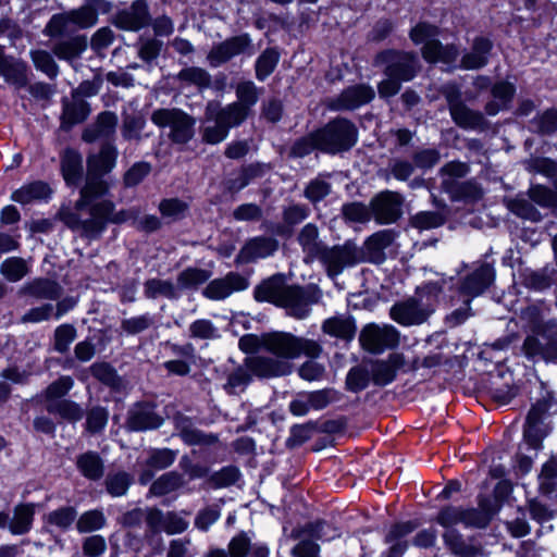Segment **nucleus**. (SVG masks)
<instances>
[{
    "instance_id": "1",
    "label": "nucleus",
    "mask_w": 557,
    "mask_h": 557,
    "mask_svg": "<svg viewBox=\"0 0 557 557\" xmlns=\"http://www.w3.org/2000/svg\"><path fill=\"white\" fill-rule=\"evenodd\" d=\"M176 436L191 448L190 454H184L178 467L182 474L176 472V490L184 485V476L188 481L205 479V484L211 490L230 487L240 479L237 466L228 465L211 473V466L218 461L213 446L220 443L219 434L206 433L197 429L189 417L176 410Z\"/></svg>"
},
{
    "instance_id": "2",
    "label": "nucleus",
    "mask_w": 557,
    "mask_h": 557,
    "mask_svg": "<svg viewBox=\"0 0 557 557\" xmlns=\"http://www.w3.org/2000/svg\"><path fill=\"white\" fill-rule=\"evenodd\" d=\"M418 518L395 520L384 528L382 542L385 548L379 557H404L410 547L435 549L433 557H438L437 530L433 527L420 529Z\"/></svg>"
},
{
    "instance_id": "3",
    "label": "nucleus",
    "mask_w": 557,
    "mask_h": 557,
    "mask_svg": "<svg viewBox=\"0 0 557 557\" xmlns=\"http://www.w3.org/2000/svg\"><path fill=\"white\" fill-rule=\"evenodd\" d=\"M140 209L133 207L115 212V205L111 200H100L90 207L89 216L82 218L67 207L60 209L59 219L72 231L89 239L98 238L106 230L108 223L120 224L129 220L136 222Z\"/></svg>"
},
{
    "instance_id": "4",
    "label": "nucleus",
    "mask_w": 557,
    "mask_h": 557,
    "mask_svg": "<svg viewBox=\"0 0 557 557\" xmlns=\"http://www.w3.org/2000/svg\"><path fill=\"white\" fill-rule=\"evenodd\" d=\"M293 371L292 363L273 359L268 356H247L243 363L237 364L232 372L227 374L226 383L223 388L228 395L237 394L252 383L253 377L259 380L281 377L289 375Z\"/></svg>"
},
{
    "instance_id": "5",
    "label": "nucleus",
    "mask_w": 557,
    "mask_h": 557,
    "mask_svg": "<svg viewBox=\"0 0 557 557\" xmlns=\"http://www.w3.org/2000/svg\"><path fill=\"white\" fill-rule=\"evenodd\" d=\"M557 413V395L547 383L541 381L539 396L525 416L523 424V441L529 448L539 450L543 448V441L548 435V430L542 428L545 419Z\"/></svg>"
},
{
    "instance_id": "6",
    "label": "nucleus",
    "mask_w": 557,
    "mask_h": 557,
    "mask_svg": "<svg viewBox=\"0 0 557 557\" xmlns=\"http://www.w3.org/2000/svg\"><path fill=\"white\" fill-rule=\"evenodd\" d=\"M321 143V153L342 156L349 152L358 143L359 129L355 122L346 116L336 115L323 125L315 127Z\"/></svg>"
},
{
    "instance_id": "7",
    "label": "nucleus",
    "mask_w": 557,
    "mask_h": 557,
    "mask_svg": "<svg viewBox=\"0 0 557 557\" xmlns=\"http://www.w3.org/2000/svg\"><path fill=\"white\" fill-rule=\"evenodd\" d=\"M265 351L276 357V360H294L300 356L308 358H318L322 352L321 345L310 338L296 336L293 333L284 331L267 332Z\"/></svg>"
},
{
    "instance_id": "8",
    "label": "nucleus",
    "mask_w": 557,
    "mask_h": 557,
    "mask_svg": "<svg viewBox=\"0 0 557 557\" xmlns=\"http://www.w3.org/2000/svg\"><path fill=\"white\" fill-rule=\"evenodd\" d=\"M520 350L532 363H557V321L544 320L533 334L524 337Z\"/></svg>"
},
{
    "instance_id": "9",
    "label": "nucleus",
    "mask_w": 557,
    "mask_h": 557,
    "mask_svg": "<svg viewBox=\"0 0 557 557\" xmlns=\"http://www.w3.org/2000/svg\"><path fill=\"white\" fill-rule=\"evenodd\" d=\"M104 5V0H86L85 3L75 10L54 14L45 27L44 33L50 37L61 36L77 28L94 26L98 20V9Z\"/></svg>"
},
{
    "instance_id": "10",
    "label": "nucleus",
    "mask_w": 557,
    "mask_h": 557,
    "mask_svg": "<svg viewBox=\"0 0 557 557\" xmlns=\"http://www.w3.org/2000/svg\"><path fill=\"white\" fill-rule=\"evenodd\" d=\"M375 64L383 66V74L400 83L411 82L419 73L421 64L412 51L384 49L376 53Z\"/></svg>"
},
{
    "instance_id": "11",
    "label": "nucleus",
    "mask_w": 557,
    "mask_h": 557,
    "mask_svg": "<svg viewBox=\"0 0 557 557\" xmlns=\"http://www.w3.org/2000/svg\"><path fill=\"white\" fill-rule=\"evenodd\" d=\"M445 98L453 122L462 129H485L487 120L481 111L469 108L463 99L462 92L456 83H448L441 88Z\"/></svg>"
},
{
    "instance_id": "12",
    "label": "nucleus",
    "mask_w": 557,
    "mask_h": 557,
    "mask_svg": "<svg viewBox=\"0 0 557 557\" xmlns=\"http://www.w3.org/2000/svg\"><path fill=\"white\" fill-rule=\"evenodd\" d=\"M325 268L329 277L338 276L346 267H351L360 261L359 251L356 245L347 240L343 245L329 247L324 244L314 256Z\"/></svg>"
},
{
    "instance_id": "13",
    "label": "nucleus",
    "mask_w": 557,
    "mask_h": 557,
    "mask_svg": "<svg viewBox=\"0 0 557 557\" xmlns=\"http://www.w3.org/2000/svg\"><path fill=\"white\" fill-rule=\"evenodd\" d=\"M375 98L374 88L367 83L345 87L337 96L327 98L325 108L331 112L355 111L371 103Z\"/></svg>"
},
{
    "instance_id": "14",
    "label": "nucleus",
    "mask_w": 557,
    "mask_h": 557,
    "mask_svg": "<svg viewBox=\"0 0 557 557\" xmlns=\"http://www.w3.org/2000/svg\"><path fill=\"white\" fill-rule=\"evenodd\" d=\"M496 270L492 263L483 262L472 272L458 280L456 290L459 295L468 297L469 301L481 296L495 282Z\"/></svg>"
},
{
    "instance_id": "15",
    "label": "nucleus",
    "mask_w": 557,
    "mask_h": 557,
    "mask_svg": "<svg viewBox=\"0 0 557 557\" xmlns=\"http://www.w3.org/2000/svg\"><path fill=\"white\" fill-rule=\"evenodd\" d=\"M403 197L397 191L384 190L370 200L372 219L380 225L396 223L403 214Z\"/></svg>"
},
{
    "instance_id": "16",
    "label": "nucleus",
    "mask_w": 557,
    "mask_h": 557,
    "mask_svg": "<svg viewBox=\"0 0 557 557\" xmlns=\"http://www.w3.org/2000/svg\"><path fill=\"white\" fill-rule=\"evenodd\" d=\"M432 315V310L423 308L419 298L413 296L395 302L389 309V317L401 326H413L425 323Z\"/></svg>"
},
{
    "instance_id": "17",
    "label": "nucleus",
    "mask_w": 557,
    "mask_h": 557,
    "mask_svg": "<svg viewBox=\"0 0 557 557\" xmlns=\"http://www.w3.org/2000/svg\"><path fill=\"white\" fill-rule=\"evenodd\" d=\"M251 46L252 41L248 33L228 37L211 48L208 61L214 67L223 65L234 57L245 53Z\"/></svg>"
},
{
    "instance_id": "18",
    "label": "nucleus",
    "mask_w": 557,
    "mask_h": 557,
    "mask_svg": "<svg viewBox=\"0 0 557 557\" xmlns=\"http://www.w3.org/2000/svg\"><path fill=\"white\" fill-rule=\"evenodd\" d=\"M280 248V242L272 236L259 235L248 238L235 257V263L247 264L258 259L273 256Z\"/></svg>"
},
{
    "instance_id": "19",
    "label": "nucleus",
    "mask_w": 557,
    "mask_h": 557,
    "mask_svg": "<svg viewBox=\"0 0 557 557\" xmlns=\"http://www.w3.org/2000/svg\"><path fill=\"white\" fill-rule=\"evenodd\" d=\"M289 286L286 284V276L283 273H274L255 286L253 299L257 302H269L287 308L286 292Z\"/></svg>"
},
{
    "instance_id": "20",
    "label": "nucleus",
    "mask_w": 557,
    "mask_h": 557,
    "mask_svg": "<svg viewBox=\"0 0 557 557\" xmlns=\"http://www.w3.org/2000/svg\"><path fill=\"white\" fill-rule=\"evenodd\" d=\"M359 343L363 350L379 355L397 346L398 334L393 327L382 330L375 324H368L360 332Z\"/></svg>"
},
{
    "instance_id": "21",
    "label": "nucleus",
    "mask_w": 557,
    "mask_h": 557,
    "mask_svg": "<svg viewBox=\"0 0 557 557\" xmlns=\"http://www.w3.org/2000/svg\"><path fill=\"white\" fill-rule=\"evenodd\" d=\"M109 190L110 186L108 182L102 178V175L87 172L85 185L79 191V199L75 202L74 210L69 209L82 218H87L89 216L90 207L97 202L95 200L108 195Z\"/></svg>"
},
{
    "instance_id": "22",
    "label": "nucleus",
    "mask_w": 557,
    "mask_h": 557,
    "mask_svg": "<svg viewBox=\"0 0 557 557\" xmlns=\"http://www.w3.org/2000/svg\"><path fill=\"white\" fill-rule=\"evenodd\" d=\"M322 297L321 289L317 285H290L286 292L287 308H290L293 315L304 319L308 315L309 305H314Z\"/></svg>"
},
{
    "instance_id": "23",
    "label": "nucleus",
    "mask_w": 557,
    "mask_h": 557,
    "mask_svg": "<svg viewBox=\"0 0 557 557\" xmlns=\"http://www.w3.org/2000/svg\"><path fill=\"white\" fill-rule=\"evenodd\" d=\"M310 215V209L306 205H290L282 211V222H271L267 231L274 236L289 239L295 233L296 225L304 222Z\"/></svg>"
},
{
    "instance_id": "24",
    "label": "nucleus",
    "mask_w": 557,
    "mask_h": 557,
    "mask_svg": "<svg viewBox=\"0 0 557 557\" xmlns=\"http://www.w3.org/2000/svg\"><path fill=\"white\" fill-rule=\"evenodd\" d=\"M556 271L548 265L539 269L530 267L519 268L518 277L520 286L533 293H546L555 284Z\"/></svg>"
},
{
    "instance_id": "25",
    "label": "nucleus",
    "mask_w": 557,
    "mask_h": 557,
    "mask_svg": "<svg viewBox=\"0 0 557 557\" xmlns=\"http://www.w3.org/2000/svg\"><path fill=\"white\" fill-rule=\"evenodd\" d=\"M405 356L401 352H392L386 360L375 359L371 362V381L374 385L383 387L393 383L398 371L405 366Z\"/></svg>"
},
{
    "instance_id": "26",
    "label": "nucleus",
    "mask_w": 557,
    "mask_h": 557,
    "mask_svg": "<svg viewBox=\"0 0 557 557\" xmlns=\"http://www.w3.org/2000/svg\"><path fill=\"white\" fill-rule=\"evenodd\" d=\"M517 87L513 83L507 79L496 81L491 88L490 100L484 106V113L488 116H495L500 111L509 110L515 99Z\"/></svg>"
},
{
    "instance_id": "27",
    "label": "nucleus",
    "mask_w": 557,
    "mask_h": 557,
    "mask_svg": "<svg viewBox=\"0 0 557 557\" xmlns=\"http://www.w3.org/2000/svg\"><path fill=\"white\" fill-rule=\"evenodd\" d=\"M453 290L455 287V277H442L438 281H425L414 289V298H419V302L423 308L431 309L432 314L436 311L440 296L445 288Z\"/></svg>"
},
{
    "instance_id": "28",
    "label": "nucleus",
    "mask_w": 557,
    "mask_h": 557,
    "mask_svg": "<svg viewBox=\"0 0 557 557\" xmlns=\"http://www.w3.org/2000/svg\"><path fill=\"white\" fill-rule=\"evenodd\" d=\"M442 189L451 201L476 202L483 197V189L474 180H443Z\"/></svg>"
},
{
    "instance_id": "29",
    "label": "nucleus",
    "mask_w": 557,
    "mask_h": 557,
    "mask_svg": "<svg viewBox=\"0 0 557 557\" xmlns=\"http://www.w3.org/2000/svg\"><path fill=\"white\" fill-rule=\"evenodd\" d=\"M127 428L132 431H147L161 426L163 418L149 404L135 405L127 414Z\"/></svg>"
},
{
    "instance_id": "30",
    "label": "nucleus",
    "mask_w": 557,
    "mask_h": 557,
    "mask_svg": "<svg viewBox=\"0 0 557 557\" xmlns=\"http://www.w3.org/2000/svg\"><path fill=\"white\" fill-rule=\"evenodd\" d=\"M493 47V41L488 37L476 36L471 50L461 57L459 67L468 71L483 69L488 64Z\"/></svg>"
},
{
    "instance_id": "31",
    "label": "nucleus",
    "mask_w": 557,
    "mask_h": 557,
    "mask_svg": "<svg viewBox=\"0 0 557 557\" xmlns=\"http://www.w3.org/2000/svg\"><path fill=\"white\" fill-rule=\"evenodd\" d=\"M149 23L147 4L136 0L133 4L115 15V25L125 30H139Z\"/></svg>"
},
{
    "instance_id": "32",
    "label": "nucleus",
    "mask_w": 557,
    "mask_h": 557,
    "mask_svg": "<svg viewBox=\"0 0 557 557\" xmlns=\"http://www.w3.org/2000/svg\"><path fill=\"white\" fill-rule=\"evenodd\" d=\"M421 55L426 63L454 65L459 57V47L451 42L444 45L440 39L432 40L421 48Z\"/></svg>"
},
{
    "instance_id": "33",
    "label": "nucleus",
    "mask_w": 557,
    "mask_h": 557,
    "mask_svg": "<svg viewBox=\"0 0 557 557\" xmlns=\"http://www.w3.org/2000/svg\"><path fill=\"white\" fill-rule=\"evenodd\" d=\"M117 154L113 144H103L98 153L87 158V172L102 176L109 174L116 165Z\"/></svg>"
},
{
    "instance_id": "34",
    "label": "nucleus",
    "mask_w": 557,
    "mask_h": 557,
    "mask_svg": "<svg viewBox=\"0 0 557 557\" xmlns=\"http://www.w3.org/2000/svg\"><path fill=\"white\" fill-rule=\"evenodd\" d=\"M446 549L455 557H478L482 552L480 544L467 543L459 530H449L442 533Z\"/></svg>"
},
{
    "instance_id": "35",
    "label": "nucleus",
    "mask_w": 557,
    "mask_h": 557,
    "mask_svg": "<svg viewBox=\"0 0 557 557\" xmlns=\"http://www.w3.org/2000/svg\"><path fill=\"white\" fill-rule=\"evenodd\" d=\"M117 116L113 112H102L98 115L97 121L86 127L82 138L86 143H94L101 138H109L115 133Z\"/></svg>"
},
{
    "instance_id": "36",
    "label": "nucleus",
    "mask_w": 557,
    "mask_h": 557,
    "mask_svg": "<svg viewBox=\"0 0 557 557\" xmlns=\"http://www.w3.org/2000/svg\"><path fill=\"white\" fill-rule=\"evenodd\" d=\"M18 294L36 299L55 300L62 295V287L55 281L40 277L24 284Z\"/></svg>"
},
{
    "instance_id": "37",
    "label": "nucleus",
    "mask_w": 557,
    "mask_h": 557,
    "mask_svg": "<svg viewBox=\"0 0 557 557\" xmlns=\"http://www.w3.org/2000/svg\"><path fill=\"white\" fill-rule=\"evenodd\" d=\"M61 172L66 185H78L84 173L82 154L74 149L64 150L61 154Z\"/></svg>"
},
{
    "instance_id": "38",
    "label": "nucleus",
    "mask_w": 557,
    "mask_h": 557,
    "mask_svg": "<svg viewBox=\"0 0 557 557\" xmlns=\"http://www.w3.org/2000/svg\"><path fill=\"white\" fill-rule=\"evenodd\" d=\"M318 238L319 228L314 223H307L298 234L297 240L305 253L304 262L306 264L314 262V256L324 245V243L318 240Z\"/></svg>"
},
{
    "instance_id": "39",
    "label": "nucleus",
    "mask_w": 557,
    "mask_h": 557,
    "mask_svg": "<svg viewBox=\"0 0 557 557\" xmlns=\"http://www.w3.org/2000/svg\"><path fill=\"white\" fill-rule=\"evenodd\" d=\"M322 331L330 336L351 341L356 335L357 325L352 315L333 317L323 322Z\"/></svg>"
},
{
    "instance_id": "40",
    "label": "nucleus",
    "mask_w": 557,
    "mask_h": 557,
    "mask_svg": "<svg viewBox=\"0 0 557 557\" xmlns=\"http://www.w3.org/2000/svg\"><path fill=\"white\" fill-rule=\"evenodd\" d=\"M173 462V454L169 449L153 450L147 459L141 473L139 474V483L148 484L154 475V471H160Z\"/></svg>"
},
{
    "instance_id": "41",
    "label": "nucleus",
    "mask_w": 557,
    "mask_h": 557,
    "mask_svg": "<svg viewBox=\"0 0 557 557\" xmlns=\"http://www.w3.org/2000/svg\"><path fill=\"white\" fill-rule=\"evenodd\" d=\"M76 467L83 476L91 481H98L104 474V462L96 451L89 450L77 456Z\"/></svg>"
},
{
    "instance_id": "42",
    "label": "nucleus",
    "mask_w": 557,
    "mask_h": 557,
    "mask_svg": "<svg viewBox=\"0 0 557 557\" xmlns=\"http://www.w3.org/2000/svg\"><path fill=\"white\" fill-rule=\"evenodd\" d=\"M35 515L34 504H18L10 518L9 531L13 535H23L30 531Z\"/></svg>"
},
{
    "instance_id": "43",
    "label": "nucleus",
    "mask_w": 557,
    "mask_h": 557,
    "mask_svg": "<svg viewBox=\"0 0 557 557\" xmlns=\"http://www.w3.org/2000/svg\"><path fill=\"white\" fill-rule=\"evenodd\" d=\"M51 194L52 189L47 183L36 181L16 189L12 194V200L25 205L35 200H46Z\"/></svg>"
},
{
    "instance_id": "44",
    "label": "nucleus",
    "mask_w": 557,
    "mask_h": 557,
    "mask_svg": "<svg viewBox=\"0 0 557 557\" xmlns=\"http://www.w3.org/2000/svg\"><path fill=\"white\" fill-rule=\"evenodd\" d=\"M281 53L277 47L265 48L256 59L255 75L259 82H264L276 69Z\"/></svg>"
},
{
    "instance_id": "45",
    "label": "nucleus",
    "mask_w": 557,
    "mask_h": 557,
    "mask_svg": "<svg viewBox=\"0 0 557 557\" xmlns=\"http://www.w3.org/2000/svg\"><path fill=\"white\" fill-rule=\"evenodd\" d=\"M321 143L315 128L296 138L289 147L288 156L293 159H304L313 151L321 152Z\"/></svg>"
},
{
    "instance_id": "46",
    "label": "nucleus",
    "mask_w": 557,
    "mask_h": 557,
    "mask_svg": "<svg viewBox=\"0 0 557 557\" xmlns=\"http://www.w3.org/2000/svg\"><path fill=\"white\" fill-rule=\"evenodd\" d=\"M87 49V40L84 36H75L57 42L52 51L61 60L69 62L77 59Z\"/></svg>"
},
{
    "instance_id": "47",
    "label": "nucleus",
    "mask_w": 557,
    "mask_h": 557,
    "mask_svg": "<svg viewBox=\"0 0 557 557\" xmlns=\"http://www.w3.org/2000/svg\"><path fill=\"white\" fill-rule=\"evenodd\" d=\"M446 215L440 211H419L410 215L409 226L418 230L419 232L434 230L443 226L446 223Z\"/></svg>"
},
{
    "instance_id": "48",
    "label": "nucleus",
    "mask_w": 557,
    "mask_h": 557,
    "mask_svg": "<svg viewBox=\"0 0 557 557\" xmlns=\"http://www.w3.org/2000/svg\"><path fill=\"white\" fill-rule=\"evenodd\" d=\"M250 112L243 108L242 104L235 102L227 104L225 108H219L213 112V115L223 124L225 127L231 129L232 127L239 126L244 123Z\"/></svg>"
},
{
    "instance_id": "49",
    "label": "nucleus",
    "mask_w": 557,
    "mask_h": 557,
    "mask_svg": "<svg viewBox=\"0 0 557 557\" xmlns=\"http://www.w3.org/2000/svg\"><path fill=\"white\" fill-rule=\"evenodd\" d=\"M90 112L86 101L78 99L72 102H64L62 112V125L71 127L77 123L85 121Z\"/></svg>"
},
{
    "instance_id": "50",
    "label": "nucleus",
    "mask_w": 557,
    "mask_h": 557,
    "mask_svg": "<svg viewBox=\"0 0 557 557\" xmlns=\"http://www.w3.org/2000/svg\"><path fill=\"white\" fill-rule=\"evenodd\" d=\"M529 197L533 203L549 209L557 218V191L553 188L542 184L534 185L530 188Z\"/></svg>"
},
{
    "instance_id": "51",
    "label": "nucleus",
    "mask_w": 557,
    "mask_h": 557,
    "mask_svg": "<svg viewBox=\"0 0 557 557\" xmlns=\"http://www.w3.org/2000/svg\"><path fill=\"white\" fill-rule=\"evenodd\" d=\"M441 34V28L426 21H419L409 30V38L414 46L422 45L426 47L432 40H437Z\"/></svg>"
},
{
    "instance_id": "52",
    "label": "nucleus",
    "mask_w": 557,
    "mask_h": 557,
    "mask_svg": "<svg viewBox=\"0 0 557 557\" xmlns=\"http://www.w3.org/2000/svg\"><path fill=\"white\" fill-rule=\"evenodd\" d=\"M46 409L49 413L58 414L70 422H77L84 416V409L71 399L46 404Z\"/></svg>"
},
{
    "instance_id": "53",
    "label": "nucleus",
    "mask_w": 557,
    "mask_h": 557,
    "mask_svg": "<svg viewBox=\"0 0 557 557\" xmlns=\"http://www.w3.org/2000/svg\"><path fill=\"white\" fill-rule=\"evenodd\" d=\"M341 214L346 222L364 224L372 220L371 206L362 201L343 203Z\"/></svg>"
},
{
    "instance_id": "54",
    "label": "nucleus",
    "mask_w": 557,
    "mask_h": 557,
    "mask_svg": "<svg viewBox=\"0 0 557 557\" xmlns=\"http://www.w3.org/2000/svg\"><path fill=\"white\" fill-rule=\"evenodd\" d=\"M89 371L95 379L113 389L119 391L123 387V380L108 362H95L90 366Z\"/></svg>"
},
{
    "instance_id": "55",
    "label": "nucleus",
    "mask_w": 557,
    "mask_h": 557,
    "mask_svg": "<svg viewBox=\"0 0 557 557\" xmlns=\"http://www.w3.org/2000/svg\"><path fill=\"white\" fill-rule=\"evenodd\" d=\"M371 382L370 371L361 366L351 367L345 379V389L350 393L358 394L366 389Z\"/></svg>"
},
{
    "instance_id": "56",
    "label": "nucleus",
    "mask_w": 557,
    "mask_h": 557,
    "mask_svg": "<svg viewBox=\"0 0 557 557\" xmlns=\"http://www.w3.org/2000/svg\"><path fill=\"white\" fill-rule=\"evenodd\" d=\"M315 433V421L309 420L301 424H293L289 429V436L285 445L289 449L298 448L308 442Z\"/></svg>"
},
{
    "instance_id": "57",
    "label": "nucleus",
    "mask_w": 557,
    "mask_h": 557,
    "mask_svg": "<svg viewBox=\"0 0 557 557\" xmlns=\"http://www.w3.org/2000/svg\"><path fill=\"white\" fill-rule=\"evenodd\" d=\"M29 272L26 260L20 257L7 258L0 264L1 275L9 282H18Z\"/></svg>"
},
{
    "instance_id": "58",
    "label": "nucleus",
    "mask_w": 557,
    "mask_h": 557,
    "mask_svg": "<svg viewBox=\"0 0 557 557\" xmlns=\"http://www.w3.org/2000/svg\"><path fill=\"white\" fill-rule=\"evenodd\" d=\"M211 272L206 269L189 267L183 270L176 277V287L193 289L206 283Z\"/></svg>"
},
{
    "instance_id": "59",
    "label": "nucleus",
    "mask_w": 557,
    "mask_h": 557,
    "mask_svg": "<svg viewBox=\"0 0 557 557\" xmlns=\"http://www.w3.org/2000/svg\"><path fill=\"white\" fill-rule=\"evenodd\" d=\"M431 522L444 528V531L457 530L455 525L462 523L461 506L450 504L442 506Z\"/></svg>"
},
{
    "instance_id": "60",
    "label": "nucleus",
    "mask_w": 557,
    "mask_h": 557,
    "mask_svg": "<svg viewBox=\"0 0 557 557\" xmlns=\"http://www.w3.org/2000/svg\"><path fill=\"white\" fill-rule=\"evenodd\" d=\"M1 75L10 84L22 88L27 85V65L23 61L10 59L5 66L1 70Z\"/></svg>"
},
{
    "instance_id": "61",
    "label": "nucleus",
    "mask_w": 557,
    "mask_h": 557,
    "mask_svg": "<svg viewBox=\"0 0 557 557\" xmlns=\"http://www.w3.org/2000/svg\"><path fill=\"white\" fill-rule=\"evenodd\" d=\"M133 476L125 471L110 472L104 481L107 492L113 497H120L127 493Z\"/></svg>"
},
{
    "instance_id": "62",
    "label": "nucleus",
    "mask_w": 557,
    "mask_h": 557,
    "mask_svg": "<svg viewBox=\"0 0 557 557\" xmlns=\"http://www.w3.org/2000/svg\"><path fill=\"white\" fill-rule=\"evenodd\" d=\"M535 125L534 132L539 135H553L557 132V109L548 108L531 120Z\"/></svg>"
},
{
    "instance_id": "63",
    "label": "nucleus",
    "mask_w": 557,
    "mask_h": 557,
    "mask_svg": "<svg viewBox=\"0 0 557 557\" xmlns=\"http://www.w3.org/2000/svg\"><path fill=\"white\" fill-rule=\"evenodd\" d=\"M74 386V380L69 375L60 376L45 389L46 404L61 401Z\"/></svg>"
},
{
    "instance_id": "64",
    "label": "nucleus",
    "mask_w": 557,
    "mask_h": 557,
    "mask_svg": "<svg viewBox=\"0 0 557 557\" xmlns=\"http://www.w3.org/2000/svg\"><path fill=\"white\" fill-rule=\"evenodd\" d=\"M146 120L141 113L126 114L123 119L122 135L126 140H140Z\"/></svg>"
}]
</instances>
